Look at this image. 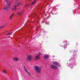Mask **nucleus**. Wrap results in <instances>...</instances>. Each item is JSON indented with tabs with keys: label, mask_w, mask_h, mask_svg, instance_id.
Listing matches in <instances>:
<instances>
[{
	"label": "nucleus",
	"mask_w": 80,
	"mask_h": 80,
	"mask_svg": "<svg viewBox=\"0 0 80 80\" xmlns=\"http://www.w3.org/2000/svg\"><path fill=\"white\" fill-rule=\"evenodd\" d=\"M3 27H4V26H2L0 27V28H3Z\"/></svg>",
	"instance_id": "obj_18"
},
{
	"label": "nucleus",
	"mask_w": 80,
	"mask_h": 80,
	"mask_svg": "<svg viewBox=\"0 0 80 80\" xmlns=\"http://www.w3.org/2000/svg\"><path fill=\"white\" fill-rule=\"evenodd\" d=\"M40 52H39L38 55L36 56L35 58V60H38L40 58Z\"/></svg>",
	"instance_id": "obj_6"
},
{
	"label": "nucleus",
	"mask_w": 80,
	"mask_h": 80,
	"mask_svg": "<svg viewBox=\"0 0 80 80\" xmlns=\"http://www.w3.org/2000/svg\"><path fill=\"white\" fill-rule=\"evenodd\" d=\"M32 58V55H29L27 56V61L30 62L31 61Z\"/></svg>",
	"instance_id": "obj_5"
},
{
	"label": "nucleus",
	"mask_w": 80,
	"mask_h": 80,
	"mask_svg": "<svg viewBox=\"0 0 80 80\" xmlns=\"http://www.w3.org/2000/svg\"><path fill=\"white\" fill-rule=\"evenodd\" d=\"M67 48V46H66V45H65H65H64V48Z\"/></svg>",
	"instance_id": "obj_17"
},
{
	"label": "nucleus",
	"mask_w": 80,
	"mask_h": 80,
	"mask_svg": "<svg viewBox=\"0 0 80 80\" xmlns=\"http://www.w3.org/2000/svg\"><path fill=\"white\" fill-rule=\"evenodd\" d=\"M6 1L7 3V5L6 7H4L3 8V10H10V4L11 2L10 1L6 0Z\"/></svg>",
	"instance_id": "obj_2"
},
{
	"label": "nucleus",
	"mask_w": 80,
	"mask_h": 80,
	"mask_svg": "<svg viewBox=\"0 0 80 80\" xmlns=\"http://www.w3.org/2000/svg\"><path fill=\"white\" fill-rule=\"evenodd\" d=\"M70 61H71V62H72V64L71 65V63H70L69 64V66H70V67H72V66H74V65H77V63H76V62H75V60L74 59V58H72V59H70Z\"/></svg>",
	"instance_id": "obj_4"
},
{
	"label": "nucleus",
	"mask_w": 80,
	"mask_h": 80,
	"mask_svg": "<svg viewBox=\"0 0 80 80\" xmlns=\"http://www.w3.org/2000/svg\"><path fill=\"white\" fill-rule=\"evenodd\" d=\"M51 67L52 68V69H57V67L53 65H52Z\"/></svg>",
	"instance_id": "obj_7"
},
{
	"label": "nucleus",
	"mask_w": 80,
	"mask_h": 80,
	"mask_svg": "<svg viewBox=\"0 0 80 80\" xmlns=\"http://www.w3.org/2000/svg\"><path fill=\"white\" fill-rule=\"evenodd\" d=\"M67 42V41L65 40L64 41V43H66V42Z\"/></svg>",
	"instance_id": "obj_19"
},
{
	"label": "nucleus",
	"mask_w": 80,
	"mask_h": 80,
	"mask_svg": "<svg viewBox=\"0 0 80 80\" xmlns=\"http://www.w3.org/2000/svg\"><path fill=\"white\" fill-rule=\"evenodd\" d=\"M30 6V4H26L24 6V7H28Z\"/></svg>",
	"instance_id": "obj_15"
},
{
	"label": "nucleus",
	"mask_w": 80,
	"mask_h": 80,
	"mask_svg": "<svg viewBox=\"0 0 80 80\" xmlns=\"http://www.w3.org/2000/svg\"><path fill=\"white\" fill-rule=\"evenodd\" d=\"M52 63L54 64V65H57V66H58V67H59L58 63L57 62H53Z\"/></svg>",
	"instance_id": "obj_9"
},
{
	"label": "nucleus",
	"mask_w": 80,
	"mask_h": 80,
	"mask_svg": "<svg viewBox=\"0 0 80 80\" xmlns=\"http://www.w3.org/2000/svg\"><path fill=\"white\" fill-rule=\"evenodd\" d=\"M25 72H27V73L28 74V75L30 76V74L29 72H28V71H27V69L25 68Z\"/></svg>",
	"instance_id": "obj_13"
},
{
	"label": "nucleus",
	"mask_w": 80,
	"mask_h": 80,
	"mask_svg": "<svg viewBox=\"0 0 80 80\" xmlns=\"http://www.w3.org/2000/svg\"><path fill=\"white\" fill-rule=\"evenodd\" d=\"M31 0L32 1V0Z\"/></svg>",
	"instance_id": "obj_27"
},
{
	"label": "nucleus",
	"mask_w": 80,
	"mask_h": 80,
	"mask_svg": "<svg viewBox=\"0 0 80 80\" xmlns=\"http://www.w3.org/2000/svg\"><path fill=\"white\" fill-rule=\"evenodd\" d=\"M44 20H45V19L44 18Z\"/></svg>",
	"instance_id": "obj_25"
},
{
	"label": "nucleus",
	"mask_w": 80,
	"mask_h": 80,
	"mask_svg": "<svg viewBox=\"0 0 80 80\" xmlns=\"http://www.w3.org/2000/svg\"><path fill=\"white\" fill-rule=\"evenodd\" d=\"M48 18V17L47 18V19Z\"/></svg>",
	"instance_id": "obj_24"
},
{
	"label": "nucleus",
	"mask_w": 80,
	"mask_h": 80,
	"mask_svg": "<svg viewBox=\"0 0 80 80\" xmlns=\"http://www.w3.org/2000/svg\"><path fill=\"white\" fill-rule=\"evenodd\" d=\"M34 69L38 73H40L41 72V68L40 67L37 66H36L34 67Z\"/></svg>",
	"instance_id": "obj_3"
},
{
	"label": "nucleus",
	"mask_w": 80,
	"mask_h": 80,
	"mask_svg": "<svg viewBox=\"0 0 80 80\" xmlns=\"http://www.w3.org/2000/svg\"><path fill=\"white\" fill-rule=\"evenodd\" d=\"M11 33H12V32L9 33L7 35H10V34H11Z\"/></svg>",
	"instance_id": "obj_20"
},
{
	"label": "nucleus",
	"mask_w": 80,
	"mask_h": 80,
	"mask_svg": "<svg viewBox=\"0 0 80 80\" xmlns=\"http://www.w3.org/2000/svg\"><path fill=\"white\" fill-rule=\"evenodd\" d=\"M34 0V2H32L31 4V5H32V6H33V5H34L35 4V3H36V0Z\"/></svg>",
	"instance_id": "obj_10"
},
{
	"label": "nucleus",
	"mask_w": 80,
	"mask_h": 80,
	"mask_svg": "<svg viewBox=\"0 0 80 80\" xmlns=\"http://www.w3.org/2000/svg\"><path fill=\"white\" fill-rule=\"evenodd\" d=\"M17 14L19 16L22 14V12H18Z\"/></svg>",
	"instance_id": "obj_14"
},
{
	"label": "nucleus",
	"mask_w": 80,
	"mask_h": 80,
	"mask_svg": "<svg viewBox=\"0 0 80 80\" xmlns=\"http://www.w3.org/2000/svg\"><path fill=\"white\" fill-rule=\"evenodd\" d=\"M21 4H22V2H15L13 8H12V12H13V11H16V10H17V7L18 5H21Z\"/></svg>",
	"instance_id": "obj_1"
},
{
	"label": "nucleus",
	"mask_w": 80,
	"mask_h": 80,
	"mask_svg": "<svg viewBox=\"0 0 80 80\" xmlns=\"http://www.w3.org/2000/svg\"><path fill=\"white\" fill-rule=\"evenodd\" d=\"M13 60H14V61H18L19 59H18V58L15 57L13 58Z\"/></svg>",
	"instance_id": "obj_8"
},
{
	"label": "nucleus",
	"mask_w": 80,
	"mask_h": 80,
	"mask_svg": "<svg viewBox=\"0 0 80 80\" xmlns=\"http://www.w3.org/2000/svg\"><path fill=\"white\" fill-rule=\"evenodd\" d=\"M44 57L45 58H48L49 57V56L47 55H45L44 56Z\"/></svg>",
	"instance_id": "obj_12"
},
{
	"label": "nucleus",
	"mask_w": 80,
	"mask_h": 80,
	"mask_svg": "<svg viewBox=\"0 0 80 80\" xmlns=\"http://www.w3.org/2000/svg\"><path fill=\"white\" fill-rule=\"evenodd\" d=\"M42 23H43V22H42Z\"/></svg>",
	"instance_id": "obj_26"
},
{
	"label": "nucleus",
	"mask_w": 80,
	"mask_h": 80,
	"mask_svg": "<svg viewBox=\"0 0 80 80\" xmlns=\"http://www.w3.org/2000/svg\"><path fill=\"white\" fill-rule=\"evenodd\" d=\"M14 15V13L11 15L9 18L10 20H12V18H13V16Z\"/></svg>",
	"instance_id": "obj_11"
},
{
	"label": "nucleus",
	"mask_w": 80,
	"mask_h": 80,
	"mask_svg": "<svg viewBox=\"0 0 80 80\" xmlns=\"http://www.w3.org/2000/svg\"><path fill=\"white\" fill-rule=\"evenodd\" d=\"M38 20H40V18L39 17H38Z\"/></svg>",
	"instance_id": "obj_22"
},
{
	"label": "nucleus",
	"mask_w": 80,
	"mask_h": 80,
	"mask_svg": "<svg viewBox=\"0 0 80 80\" xmlns=\"http://www.w3.org/2000/svg\"><path fill=\"white\" fill-rule=\"evenodd\" d=\"M3 72L4 73H5V74H7V71H6L5 70H3Z\"/></svg>",
	"instance_id": "obj_16"
},
{
	"label": "nucleus",
	"mask_w": 80,
	"mask_h": 80,
	"mask_svg": "<svg viewBox=\"0 0 80 80\" xmlns=\"http://www.w3.org/2000/svg\"><path fill=\"white\" fill-rule=\"evenodd\" d=\"M32 17V16L31 15L30 16H29V17Z\"/></svg>",
	"instance_id": "obj_23"
},
{
	"label": "nucleus",
	"mask_w": 80,
	"mask_h": 80,
	"mask_svg": "<svg viewBox=\"0 0 80 80\" xmlns=\"http://www.w3.org/2000/svg\"><path fill=\"white\" fill-rule=\"evenodd\" d=\"M46 25H48V22H46Z\"/></svg>",
	"instance_id": "obj_21"
}]
</instances>
